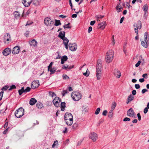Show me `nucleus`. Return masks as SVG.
Returning a JSON list of instances; mask_svg holds the SVG:
<instances>
[{"label": "nucleus", "mask_w": 149, "mask_h": 149, "mask_svg": "<svg viewBox=\"0 0 149 149\" xmlns=\"http://www.w3.org/2000/svg\"><path fill=\"white\" fill-rule=\"evenodd\" d=\"M148 34L147 32H146L144 34V40L141 41L142 45L145 48H146L148 47V39L149 40V36H148Z\"/></svg>", "instance_id": "4"}, {"label": "nucleus", "mask_w": 149, "mask_h": 149, "mask_svg": "<svg viewBox=\"0 0 149 149\" xmlns=\"http://www.w3.org/2000/svg\"><path fill=\"white\" fill-rule=\"evenodd\" d=\"M31 89V88L29 87H27L25 89H24L25 93L29 92Z\"/></svg>", "instance_id": "47"}, {"label": "nucleus", "mask_w": 149, "mask_h": 149, "mask_svg": "<svg viewBox=\"0 0 149 149\" xmlns=\"http://www.w3.org/2000/svg\"><path fill=\"white\" fill-rule=\"evenodd\" d=\"M77 45L75 43L73 44L70 43L69 45V49L72 51H76L77 49Z\"/></svg>", "instance_id": "12"}, {"label": "nucleus", "mask_w": 149, "mask_h": 149, "mask_svg": "<svg viewBox=\"0 0 149 149\" xmlns=\"http://www.w3.org/2000/svg\"><path fill=\"white\" fill-rule=\"evenodd\" d=\"M39 83L38 80L34 81L31 84V87L32 89H35L38 88L39 86Z\"/></svg>", "instance_id": "13"}, {"label": "nucleus", "mask_w": 149, "mask_h": 149, "mask_svg": "<svg viewBox=\"0 0 149 149\" xmlns=\"http://www.w3.org/2000/svg\"><path fill=\"white\" fill-rule=\"evenodd\" d=\"M120 3H119L118 4V5L116 7V9L117 10V11L118 12H120L121 11L123 10V8L122 7H118L119 6V5H120Z\"/></svg>", "instance_id": "32"}, {"label": "nucleus", "mask_w": 149, "mask_h": 149, "mask_svg": "<svg viewBox=\"0 0 149 149\" xmlns=\"http://www.w3.org/2000/svg\"><path fill=\"white\" fill-rule=\"evenodd\" d=\"M88 70V69L87 70L86 72L83 73L84 75L86 76V77L88 76V75H89V73H88L87 72V71Z\"/></svg>", "instance_id": "58"}, {"label": "nucleus", "mask_w": 149, "mask_h": 149, "mask_svg": "<svg viewBox=\"0 0 149 149\" xmlns=\"http://www.w3.org/2000/svg\"><path fill=\"white\" fill-rule=\"evenodd\" d=\"M4 42L5 43H8L9 42L11 41V37L10 34L8 33H6L3 38Z\"/></svg>", "instance_id": "9"}, {"label": "nucleus", "mask_w": 149, "mask_h": 149, "mask_svg": "<svg viewBox=\"0 0 149 149\" xmlns=\"http://www.w3.org/2000/svg\"><path fill=\"white\" fill-rule=\"evenodd\" d=\"M61 59L65 61H67L68 59V57L67 56H63Z\"/></svg>", "instance_id": "46"}, {"label": "nucleus", "mask_w": 149, "mask_h": 149, "mask_svg": "<svg viewBox=\"0 0 149 149\" xmlns=\"http://www.w3.org/2000/svg\"><path fill=\"white\" fill-rule=\"evenodd\" d=\"M71 97L74 100L78 101L81 99V94L79 91H75L72 93Z\"/></svg>", "instance_id": "2"}, {"label": "nucleus", "mask_w": 149, "mask_h": 149, "mask_svg": "<svg viewBox=\"0 0 149 149\" xmlns=\"http://www.w3.org/2000/svg\"><path fill=\"white\" fill-rule=\"evenodd\" d=\"M148 111V108L147 107L145 108V109L144 110V113H146Z\"/></svg>", "instance_id": "60"}, {"label": "nucleus", "mask_w": 149, "mask_h": 149, "mask_svg": "<svg viewBox=\"0 0 149 149\" xmlns=\"http://www.w3.org/2000/svg\"><path fill=\"white\" fill-rule=\"evenodd\" d=\"M15 18L18 19L20 18L21 15L17 11H15L13 13Z\"/></svg>", "instance_id": "24"}, {"label": "nucleus", "mask_w": 149, "mask_h": 149, "mask_svg": "<svg viewBox=\"0 0 149 149\" xmlns=\"http://www.w3.org/2000/svg\"><path fill=\"white\" fill-rule=\"evenodd\" d=\"M95 22V21H92L90 22V25H93Z\"/></svg>", "instance_id": "64"}, {"label": "nucleus", "mask_w": 149, "mask_h": 149, "mask_svg": "<svg viewBox=\"0 0 149 149\" xmlns=\"http://www.w3.org/2000/svg\"><path fill=\"white\" fill-rule=\"evenodd\" d=\"M116 106V103L115 102H113L112 104L111 107V110H113Z\"/></svg>", "instance_id": "34"}, {"label": "nucleus", "mask_w": 149, "mask_h": 149, "mask_svg": "<svg viewBox=\"0 0 149 149\" xmlns=\"http://www.w3.org/2000/svg\"><path fill=\"white\" fill-rule=\"evenodd\" d=\"M74 67V65H72V66H69L67 65H63L62 67V69H65L66 70H69L73 68Z\"/></svg>", "instance_id": "23"}, {"label": "nucleus", "mask_w": 149, "mask_h": 149, "mask_svg": "<svg viewBox=\"0 0 149 149\" xmlns=\"http://www.w3.org/2000/svg\"><path fill=\"white\" fill-rule=\"evenodd\" d=\"M137 116L138 118V120H141V116L140 113H138L137 114Z\"/></svg>", "instance_id": "59"}, {"label": "nucleus", "mask_w": 149, "mask_h": 149, "mask_svg": "<svg viewBox=\"0 0 149 149\" xmlns=\"http://www.w3.org/2000/svg\"><path fill=\"white\" fill-rule=\"evenodd\" d=\"M41 0H32L33 4L36 6H38Z\"/></svg>", "instance_id": "29"}, {"label": "nucleus", "mask_w": 149, "mask_h": 149, "mask_svg": "<svg viewBox=\"0 0 149 149\" xmlns=\"http://www.w3.org/2000/svg\"><path fill=\"white\" fill-rule=\"evenodd\" d=\"M63 77L64 79H69V77L65 74H63Z\"/></svg>", "instance_id": "41"}, {"label": "nucleus", "mask_w": 149, "mask_h": 149, "mask_svg": "<svg viewBox=\"0 0 149 149\" xmlns=\"http://www.w3.org/2000/svg\"><path fill=\"white\" fill-rule=\"evenodd\" d=\"M8 88V87L7 86H5L3 87L2 88V90L5 91Z\"/></svg>", "instance_id": "55"}, {"label": "nucleus", "mask_w": 149, "mask_h": 149, "mask_svg": "<svg viewBox=\"0 0 149 149\" xmlns=\"http://www.w3.org/2000/svg\"><path fill=\"white\" fill-rule=\"evenodd\" d=\"M36 107L39 109H41L43 107L42 104L40 102H38L36 104Z\"/></svg>", "instance_id": "30"}, {"label": "nucleus", "mask_w": 149, "mask_h": 149, "mask_svg": "<svg viewBox=\"0 0 149 149\" xmlns=\"http://www.w3.org/2000/svg\"><path fill=\"white\" fill-rule=\"evenodd\" d=\"M64 119L65 120L72 119H73L72 115L71 113H67L64 115Z\"/></svg>", "instance_id": "17"}, {"label": "nucleus", "mask_w": 149, "mask_h": 149, "mask_svg": "<svg viewBox=\"0 0 149 149\" xmlns=\"http://www.w3.org/2000/svg\"><path fill=\"white\" fill-rule=\"evenodd\" d=\"M53 64V62H51L48 66V71H49L50 72V74H54L56 70V69L54 67L52 68Z\"/></svg>", "instance_id": "10"}, {"label": "nucleus", "mask_w": 149, "mask_h": 149, "mask_svg": "<svg viewBox=\"0 0 149 149\" xmlns=\"http://www.w3.org/2000/svg\"><path fill=\"white\" fill-rule=\"evenodd\" d=\"M24 109L22 107H20L16 110L15 115L16 117L20 118L24 115Z\"/></svg>", "instance_id": "3"}, {"label": "nucleus", "mask_w": 149, "mask_h": 149, "mask_svg": "<svg viewBox=\"0 0 149 149\" xmlns=\"http://www.w3.org/2000/svg\"><path fill=\"white\" fill-rule=\"evenodd\" d=\"M106 25V22H103L102 23L99 24V28H101L103 30L105 28Z\"/></svg>", "instance_id": "22"}, {"label": "nucleus", "mask_w": 149, "mask_h": 149, "mask_svg": "<svg viewBox=\"0 0 149 149\" xmlns=\"http://www.w3.org/2000/svg\"><path fill=\"white\" fill-rule=\"evenodd\" d=\"M92 27L91 26H90L89 27L88 30V33H90L91 31L92 30Z\"/></svg>", "instance_id": "61"}, {"label": "nucleus", "mask_w": 149, "mask_h": 149, "mask_svg": "<svg viewBox=\"0 0 149 149\" xmlns=\"http://www.w3.org/2000/svg\"><path fill=\"white\" fill-rule=\"evenodd\" d=\"M130 119L127 117L123 119L124 121H129L130 120Z\"/></svg>", "instance_id": "51"}, {"label": "nucleus", "mask_w": 149, "mask_h": 149, "mask_svg": "<svg viewBox=\"0 0 149 149\" xmlns=\"http://www.w3.org/2000/svg\"><path fill=\"white\" fill-rule=\"evenodd\" d=\"M114 52L112 50H109L106 53L105 59L106 62L108 63L111 62L113 58Z\"/></svg>", "instance_id": "1"}, {"label": "nucleus", "mask_w": 149, "mask_h": 149, "mask_svg": "<svg viewBox=\"0 0 149 149\" xmlns=\"http://www.w3.org/2000/svg\"><path fill=\"white\" fill-rule=\"evenodd\" d=\"M58 145V141L56 140L55 141L53 144L52 145V148H54L55 147V146H57Z\"/></svg>", "instance_id": "42"}, {"label": "nucleus", "mask_w": 149, "mask_h": 149, "mask_svg": "<svg viewBox=\"0 0 149 149\" xmlns=\"http://www.w3.org/2000/svg\"><path fill=\"white\" fill-rule=\"evenodd\" d=\"M102 62L101 60L99 59L97 61V63L96 66V73H102L101 71L102 70Z\"/></svg>", "instance_id": "6"}, {"label": "nucleus", "mask_w": 149, "mask_h": 149, "mask_svg": "<svg viewBox=\"0 0 149 149\" xmlns=\"http://www.w3.org/2000/svg\"><path fill=\"white\" fill-rule=\"evenodd\" d=\"M136 91L135 90H133L132 92V94L133 95H135L136 94Z\"/></svg>", "instance_id": "62"}, {"label": "nucleus", "mask_w": 149, "mask_h": 149, "mask_svg": "<svg viewBox=\"0 0 149 149\" xmlns=\"http://www.w3.org/2000/svg\"><path fill=\"white\" fill-rule=\"evenodd\" d=\"M66 124L68 125H71L73 123V119L65 120Z\"/></svg>", "instance_id": "26"}, {"label": "nucleus", "mask_w": 149, "mask_h": 149, "mask_svg": "<svg viewBox=\"0 0 149 149\" xmlns=\"http://www.w3.org/2000/svg\"><path fill=\"white\" fill-rule=\"evenodd\" d=\"M61 101L60 98L58 97H56L54 99L53 102L54 105L56 107H59L60 106V103Z\"/></svg>", "instance_id": "8"}, {"label": "nucleus", "mask_w": 149, "mask_h": 149, "mask_svg": "<svg viewBox=\"0 0 149 149\" xmlns=\"http://www.w3.org/2000/svg\"><path fill=\"white\" fill-rule=\"evenodd\" d=\"M126 6L129 8L131 7V6L130 5L129 3L128 2H126Z\"/></svg>", "instance_id": "63"}, {"label": "nucleus", "mask_w": 149, "mask_h": 149, "mask_svg": "<svg viewBox=\"0 0 149 149\" xmlns=\"http://www.w3.org/2000/svg\"><path fill=\"white\" fill-rule=\"evenodd\" d=\"M65 103L64 102L61 103V111H64L65 110Z\"/></svg>", "instance_id": "31"}, {"label": "nucleus", "mask_w": 149, "mask_h": 149, "mask_svg": "<svg viewBox=\"0 0 149 149\" xmlns=\"http://www.w3.org/2000/svg\"><path fill=\"white\" fill-rule=\"evenodd\" d=\"M134 99V97L132 94L130 95L128 97L127 100V102H126L127 104H128L132 101Z\"/></svg>", "instance_id": "25"}, {"label": "nucleus", "mask_w": 149, "mask_h": 149, "mask_svg": "<svg viewBox=\"0 0 149 149\" xmlns=\"http://www.w3.org/2000/svg\"><path fill=\"white\" fill-rule=\"evenodd\" d=\"M37 102V100L34 98H31L29 101V104L31 105H34Z\"/></svg>", "instance_id": "28"}, {"label": "nucleus", "mask_w": 149, "mask_h": 149, "mask_svg": "<svg viewBox=\"0 0 149 149\" xmlns=\"http://www.w3.org/2000/svg\"><path fill=\"white\" fill-rule=\"evenodd\" d=\"M127 115L130 117H134L135 116L134 112L133 109L131 108L127 111Z\"/></svg>", "instance_id": "14"}, {"label": "nucleus", "mask_w": 149, "mask_h": 149, "mask_svg": "<svg viewBox=\"0 0 149 149\" xmlns=\"http://www.w3.org/2000/svg\"><path fill=\"white\" fill-rule=\"evenodd\" d=\"M44 22L45 25L47 26H51L54 23V22L49 17L46 18L44 19Z\"/></svg>", "instance_id": "7"}, {"label": "nucleus", "mask_w": 149, "mask_h": 149, "mask_svg": "<svg viewBox=\"0 0 149 149\" xmlns=\"http://www.w3.org/2000/svg\"><path fill=\"white\" fill-rule=\"evenodd\" d=\"M29 43L31 46L35 47L37 46L38 43L35 40L33 39L31 41H29Z\"/></svg>", "instance_id": "20"}, {"label": "nucleus", "mask_w": 149, "mask_h": 149, "mask_svg": "<svg viewBox=\"0 0 149 149\" xmlns=\"http://www.w3.org/2000/svg\"><path fill=\"white\" fill-rule=\"evenodd\" d=\"M49 96L52 97L56 95L54 92H53L51 91H49Z\"/></svg>", "instance_id": "38"}, {"label": "nucleus", "mask_w": 149, "mask_h": 149, "mask_svg": "<svg viewBox=\"0 0 149 149\" xmlns=\"http://www.w3.org/2000/svg\"><path fill=\"white\" fill-rule=\"evenodd\" d=\"M111 40L112 41V44L113 46L115 43V40L114 38V36L113 35L112 36L111 38Z\"/></svg>", "instance_id": "39"}, {"label": "nucleus", "mask_w": 149, "mask_h": 149, "mask_svg": "<svg viewBox=\"0 0 149 149\" xmlns=\"http://www.w3.org/2000/svg\"><path fill=\"white\" fill-rule=\"evenodd\" d=\"M11 53V49L8 48H6L4 49L3 52L4 55L7 56L9 55Z\"/></svg>", "instance_id": "16"}, {"label": "nucleus", "mask_w": 149, "mask_h": 149, "mask_svg": "<svg viewBox=\"0 0 149 149\" xmlns=\"http://www.w3.org/2000/svg\"><path fill=\"white\" fill-rule=\"evenodd\" d=\"M148 90L146 89H143L142 90V93L143 94L144 93L146 92H147Z\"/></svg>", "instance_id": "57"}, {"label": "nucleus", "mask_w": 149, "mask_h": 149, "mask_svg": "<svg viewBox=\"0 0 149 149\" xmlns=\"http://www.w3.org/2000/svg\"><path fill=\"white\" fill-rule=\"evenodd\" d=\"M141 63V62L140 61H139L138 62L135 64L136 67H138L139 65Z\"/></svg>", "instance_id": "54"}, {"label": "nucleus", "mask_w": 149, "mask_h": 149, "mask_svg": "<svg viewBox=\"0 0 149 149\" xmlns=\"http://www.w3.org/2000/svg\"><path fill=\"white\" fill-rule=\"evenodd\" d=\"M65 32L64 31H61L59 33V34L58 35V37L60 38L61 39H64L65 36Z\"/></svg>", "instance_id": "27"}, {"label": "nucleus", "mask_w": 149, "mask_h": 149, "mask_svg": "<svg viewBox=\"0 0 149 149\" xmlns=\"http://www.w3.org/2000/svg\"><path fill=\"white\" fill-rule=\"evenodd\" d=\"M63 40V43L64 44L65 47L67 49H68V44L69 42V40H68L66 38H64Z\"/></svg>", "instance_id": "21"}, {"label": "nucleus", "mask_w": 149, "mask_h": 149, "mask_svg": "<svg viewBox=\"0 0 149 149\" xmlns=\"http://www.w3.org/2000/svg\"><path fill=\"white\" fill-rule=\"evenodd\" d=\"M89 138L91 139L93 142L96 141L97 139V135L95 133L93 132L91 133L89 135Z\"/></svg>", "instance_id": "11"}, {"label": "nucleus", "mask_w": 149, "mask_h": 149, "mask_svg": "<svg viewBox=\"0 0 149 149\" xmlns=\"http://www.w3.org/2000/svg\"><path fill=\"white\" fill-rule=\"evenodd\" d=\"M68 92V91L67 90H65L63 91L62 93V95L63 96H64L65 94L67 93Z\"/></svg>", "instance_id": "52"}, {"label": "nucleus", "mask_w": 149, "mask_h": 149, "mask_svg": "<svg viewBox=\"0 0 149 149\" xmlns=\"http://www.w3.org/2000/svg\"><path fill=\"white\" fill-rule=\"evenodd\" d=\"M20 48L18 46H15L14 47L12 51V53L13 54H17L19 53Z\"/></svg>", "instance_id": "18"}, {"label": "nucleus", "mask_w": 149, "mask_h": 149, "mask_svg": "<svg viewBox=\"0 0 149 149\" xmlns=\"http://www.w3.org/2000/svg\"><path fill=\"white\" fill-rule=\"evenodd\" d=\"M134 27L135 33L136 35H138V29H140L141 28V22L140 21H138L137 23H135L133 25Z\"/></svg>", "instance_id": "5"}, {"label": "nucleus", "mask_w": 149, "mask_h": 149, "mask_svg": "<svg viewBox=\"0 0 149 149\" xmlns=\"http://www.w3.org/2000/svg\"><path fill=\"white\" fill-rule=\"evenodd\" d=\"M135 87L136 89H139L140 88V86L139 84H136Z\"/></svg>", "instance_id": "56"}, {"label": "nucleus", "mask_w": 149, "mask_h": 149, "mask_svg": "<svg viewBox=\"0 0 149 149\" xmlns=\"http://www.w3.org/2000/svg\"><path fill=\"white\" fill-rule=\"evenodd\" d=\"M70 23H68V24L65 25L63 27L65 28H70L71 27L69 26Z\"/></svg>", "instance_id": "45"}, {"label": "nucleus", "mask_w": 149, "mask_h": 149, "mask_svg": "<svg viewBox=\"0 0 149 149\" xmlns=\"http://www.w3.org/2000/svg\"><path fill=\"white\" fill-rule=\"evenodd\" d=\"M104 16H102V15H97L96 16V17L97 18V20H98V19H101Z\"/></svg>", "instance_id": "49"}, {"label": "nucleus", "mask_w": 149, "mask_h": 149, "mask_svg": "<svg viewBox=\"0 0 149 149\" xmlns=\"http://www.w3.org/2000/svg\"><path fill=\"white\" fill-rule=\"evenodd\" d=\"M100 108H98L95 111V114L96 115L98 114L100 112Z\"/></svg>", "instance_id": "43"}, {"label": "nucleus", "mask_w": 149, "mask_h": 149, "mask_svg": "<svg viewBox=\"0 0 149 149\" xmlns=\"http://www.w3.org/2000/svg\"><path fill=\"white\" fill-rule=\"evenodd\" d=\"M18 92L19 95H21L23 93H25L24 87H22L21 89L18 90Z\"/></svg>", "instance_id": "35"}, {"label": "nucleus", "mask_w": 149, "mask_h": 149, "mask_svg": "<svg viewBox=\"0 0 149 149\" xmlns=\"http://www.w3.org/2000/svg\"><path fill=\"white\" fill-rule=\"evenodd\" d=\"M102 73H96V75L97 78V79L98 80H100L101 77Z\"/></svg>", "instance_id": "36"}, {"label": "nucleus", "mask_w": 149, "mask_h": 149, "mask_svg": "<svg viewBox=\"0 0 149 149\" xmlns=\"http://www.w3.org/2000/svg\"><path fill=\"white\" fill-rule=\"evenodd\" d=\"M78 126V124L77 123H75L73 124L72 126V128L73 129L75 130L77 128Z\"/></svg>", "instance_id": "40"}, {"label": "nucleus", "mask_w": 149, "mask_h": 149, "mask_svg": "<svg viewBox=\"0 0 149 149\" xmlns=\"http://www.w3.org/2000/svg\"><path fill=\"white\" fill-rule=\"evenodd\" d=\"M61 23L60 20H55V23L54 24V25H55V26H57L59 25H61Z\"/></svg>", "instance_id": "37"}, {"label": "nucleus", "mask_w": 149, "mask_h": 149, "mask_svg": "<svg viewBox=\"0 0 149 149\" xmlns=\"http://www.w3.org/2000/svg\"><path fill=\"white\" fill-rule=\"evenodd\" d=\"M113 110L111 109L109 112L108 116L110 118H111L113 117Z\"/></svg>", "instance_id": "33"}, {"label": "nucleus", "mask_w": 149, "mask_h": 149, "mask_svg": "<svg viewBox=\"0 0 149 149\" xmlns=\"http://www.w3.org/2000/svg\"><path fill=\"white\" fill-rule=\"evenodd\" d=\"M3 91H1L0 93V101H1L2 99V97L3 96Z\"/></svg>", "instance_id": "50"}, {"label": "nucleus", "mask_w": 149, "mask_h": 149, "mask_svg": "<svg viewBox=\"0 0 149 149\" xmlns=\"http://www.w3.org/2000/svg\"><path fill=\"white\" fill-rule=\"evenodd\" d=\"M107 113V111L106 110H104L103 113L102 115L104 116H106Z\"/></svg>", "instance_id": "53"}, {"label": "nucleus", "mask_w": 149, "mask_h": 149, "mask_svg": "<svg viewBox=\"0 0 149 149\" xmlns=\"http://www.w3.org/2000/svg\"><path fill=\"white\" fill-rule=\"evenodd\" d=\"M16 86L15 85H12V86H10V88L8 89V90L10 91L12 89H14L16 88Z\"/></svg>", "instance_id": "48"}, {"label": "nucleus", "mask_w": 149, "mask_h": 149, "mask_svg": "<svg viewBox=\"0 0 149 149\" xmlns=\"http://www.w3.org/2000/svg\"><path fill=\"white\" fill-rule=\"evenodd\" d=\"M32 0H22V2L24 5L26 7L29 6L31 3Z\"/></svg>", "instance_id": "15"}, {"label": "nucleus", "mask_w": 149, "mask_h": 149, "mask_svg": "<svg viewBox=\"0 0 149 149\" xmlns=\"http://www.w3.org/2000/svg\"><path fill=\"white\" fill-rule=\"evenodd\" d=\"M148 7L147 4H145L143 6V10L144 11H147L148 10Z\"/></svg>", "instance_id": "44"}, {"label": "nucleus", "mask_w": 149, "mask_h": 149, "mask_svg": "<svg viewBox=\"0 0 149 149\" xmlns=\"http://www.w3.org/2000/svg\"><path fill=\"white\" fill-rule=\"evenodd\" d=\"M114 75L118 78H120L121 75V73L118 70L115 69L113 72Z\"/></svg>", "instance_id": "19"}]
</instances>
